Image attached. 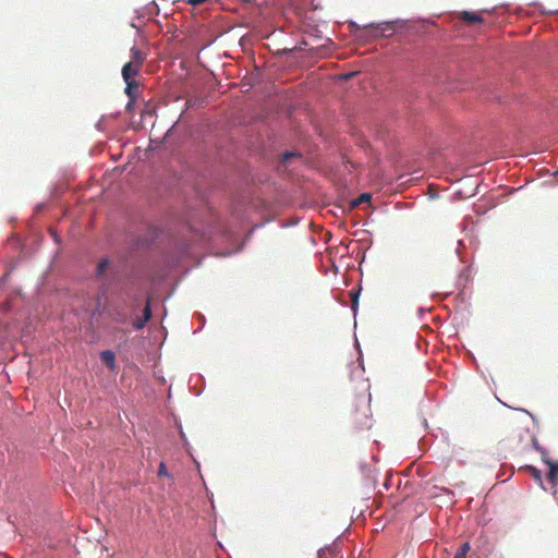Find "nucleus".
Segmentation results:
<instances>
[{"label":"nucleus","mask_w":558,"mask_h":558,"mask_svg":"<svg viewBox=\"0 0 558 558\" xmlns=\"http://www.w3.org/2000/svg\"><path fill=\"white\" fill-rule=\"evenodd\" d=\"M101 362L105 363L107 367H109L110 371H113L116 368V354L110 351L106 350L100 353Z\"/></svg>","instance_id":"39448f33"},{"label":"nucleus","mask_w":558,"mask_h":558,"mask_svg":"<svg viewBox=\"0 0 558 558\" xmlns=\"http://www.w3.org/2000/svg\"><path fill=\"white\" fill-rule=\"evenodd\" d=\"M141 68L135 65V63L131 62L130 60L123 65L121 74L124 81L131 80L136 81V76L141 72Z\"/></svg>","instance_id":"f257e3e1"},{"label":"nucleus","mask_w":558,"mask_h":558,"mask_svg":"<svg viewBox=\"0 0 558 558\" xmlns=\"http://www.w3.org/2000/svg\"><path fill=\"white\" fill-rule=\"evenodd\" d=\"M352 29H360V25H357L355 22L351 23Z\"/></svg>","instance_id":"a211bd4d"},{"label":"nucleus","mask_w":558,"mask_h":558,"mask_svg":"<svg viewBox=\"0 0 558 558\" xmlns=\"http://www.w3.org/2000/svg\"><path fill=\"white\" fill-rule=\"evenodd\" d=\"M371 195L367 193L361 194L357 198L353 199L351 205L359 206L362 203H369Z\"/></svg>","instance_id":"f8f14e48"},{"label":"nucleus","mask_w":558,"mask_h":558,"mask_svg":"<svg viewBox=\"0 0 558 558\" xmlns=\"http://www.w3.org/2000/svg\"><path fill=\"white\" fill-rule=\"evenodd\" d=\"M206 2V0H189L190 4L197 5Z\"/></svg>","instance_id":"f3484780"},{"label":"nucleus","mask_w":558,"mask_h":558,"mask_svg":"<svg viewBox=\"0 0 558 558\" xmlns=\"http://www.w3.org/2000/svg\"><path fill=\"white\" fill-rule=\"evenodd\" d=\"M545 463L549 468V472L547 474V480L553 487H556L558 484V461L554 462L550 460H544Z\"/></svg>","instance_id":"f03ea898"},{"label":"nucleus","mask_w":558,"mask_h":558,"mask_svg":"<svg viewBox=\"0 0 558 558\" xmlns=\"http://www.w3.org/2000/svg\"><path fill=\"white\" fill-rule=\"evenodd\" d=\"M470 550V544L464 543L460 546V548L457 550L453 558H465L466 553Z\"/></svg>","instance_id":"9b49d317"},{"label":"nucleus","mask_w":558,"mask_h":558,"mask_svg":"<svg viewBox=\"0 0 558 558\" xmlns=\"http://www.w3.org/2000/svg\"><path fill=\"white\" fill-rule=\"evenodd\" d=\"M132 102H133V101H130V102L128 104V106H126V107H128V108H132V105H131Z\"/></svg>","instance_id":"412c9836"},{"label":"nucleus","mask_w":558,"mask_h":558,"mask_svg":"<svg viewBox=\"0 0 558 558\" xmlns=\"http://www.w3.org/2000/svg\"><path fill=\"white\" fill-rule=\"evenodd\" d=\"M295 155H296L295 153L287 151V153H284V154H283V160H284V161H287V160H289L290 158L295 157Z\"/></svg>","instance_id":"dca6fc26"},{"label":"nucleus","mask_w":558,"mask_h":558,"mask_svg":"<svg viewBox=\"0 0 558 558\" xmlns=\"http://www.w3.org/2000/svg\"><path fill=\"white\" fill-rule=\"evenodd\" d=\"M526 470L534 477V480L542 486V484H543L542 472L534 466H526Z\"/></svg>","instance_id":"9d476101"},{"label":"nucleus","mask_w":558,"mask_h":558,"mask_svg":"<svg viewBox=\"0 0 558 558\" xmlns=\"http://www.w3.org/2000/svg\"><path fill=\"white\" fill-rule=\"evenodd\" d=\"M243 2L251 3V2H253V0H243Z\"/></svg>","instance_id":"aec40b11"},{"label":"nucleus","mask_w":558,"mask_h":558,"mask_svg":"<svg viewBox=\"0 0 558 558\" xmlns=\"http://www.w3.org/2000/svg\"><path fill=\"white\" fill-rule=\"evenodd\" d=\"M125 84H126L125 95L130 97L131 101H135V99H136L135 89L138 87L137 81L128 80V81H125Z\"/></svg>","instance_id":"0eeeda50"},{"label":"nucleus","mask_w":558,"mask_h":558,"mask_svg":"<svg viewBox=\"0 0 558 558\" xmlns=\"http://www.w3.org/2000/svg\"><path fill=\"white\" fill-rule=\"evenodd\" d=\"M109 264H110V260L107 259V258H104L101 259L98 264H97V268H96V276L98 278H101L105 276V272L107 271L108 267H109Z\"/></svg>","instance_id":"6e6552de"},{"label":"nucleus","mask_w":558,"mask_h":558,"mask_svg":"<svg viewBox=\"0 0 558 558\" xmlns=\"http://www.w3.org/2000/svg\"><path fill=\"white\" fill-rule=\"evenodd\" d=\"M130 61L137 64L138 68L142 69L144 61L146 60V54L142 50L137 49L136 47H133L130 50Z\"/></svg>","instance_id":"20e7f679"},{"label":"nucleus","mask_w":558,"mask_h":558,"mask_svg":"<svg viewBox=\"0 0 558 558\" xmlns=\"http://www.w3.org/2000/svg\"><path fill=\"white\" fill-rule=\"evenodd\" d=\"M350 296H351V307H352V310H355L359 304L360 290L352 289L350 291Z\"/></svg>","instance_id":"ddd939ff"},{"label":"nucleus","mask_w":558,"mask_h":558,"mask_svg":"<svg viewBox=\"0 0 558 558\" xmlns=\"http://www.w3.org/2000/svg\"><path fill=\"white\" fill-rule=\"evenodd\" d=\"M461 17H462V21H464L465 23H469V24L481 23L483 21V17L480 14L474 13V12L464 11L461 14Z\"/></svg>","instance_id":"423d86ee"},{"label":"nucleus","mask_w":558,"mask_h":558,"mask_svg":"<svg viewBox=\"0 0 558 558\" xmlns=\"http://www.w3.org/2000/svg\"><path fill=\"white\" fill-rule=\"evenodd\" d=\"M556 174L558 175V169L556 170Z\"/></svg>","instance_id":"4be33fe9"},{"label":"nucleus","mask_w":558,"mask_h":558,"mask_svg":"<svg viewBox=\"0 0 558 558\" xmlns=\"http://www.w3.org/2000/svg\"><path fill=\"white\" fill-rule=\"evenodd\" d=\"M123 319H124V317H121V315H120V314L118 315V317H116V320H117V322H119V323H120V322H123Z\"/></svg>","instance_id":"6ab92c4d"},{"label":"nucleus","mask_w":558,"mask_h":558,"mask_svg":"<svg viewBox=\"0 0 558 558\" xmlns=\"http://www.w3.org/2000/svg\"><path fill=\"white\" fill-rule=\"evenodd\" d=\"M145 326V323H143V317H138L133 323V327L135 330H142V328Z\"/></svg>","instance_id":"4468645a"},{"label":"nucleus","mask_w":558,"mask_h":558,"mask_svg":"<svg viewBox=\"0 0 558 558\" xmlns=\"http://www.w3.org/2000/svg\"><path fill=\"white\" fill-rule=\"evenodd\" d=\"M158 475L161 477V476H168V472H167V466L165 465L163 462H160L159 463V471H158Z\"/></svg>","instance_id":"2eb2a0df"},{"label":"nucleus","mask_w":558,"mask_h":558,"mask_svg":"<svg viewBox=\"0 0 558 558\" xmlns=\"http://www.w3.org/2000/svg\"><path fill=\"white\" fill-rule=\"evenodd\" d=\"M364 29H369L371 33L375 36H381L386 31H393V26L391 24L381 23V24H368L364 26Z\"/></svg>","instance_id":"7ed1b4c3"},{"label":"nucleus","mask_w":558,"mask_h":558,"mask_svg":"<svg viewBox=\"0 0 558 558\" xmlns=\"http://www.w3.org/2000/svg\"><path fill=\"white\" fill-rule=\"evenodd\" d=\"M150 317H151V304H150V300H147L146 305L143 308V313H142V323L147 324L148 320L150 319Z\"/></svg>","instance_id":"1a4fd4ad"}]
</instances>
